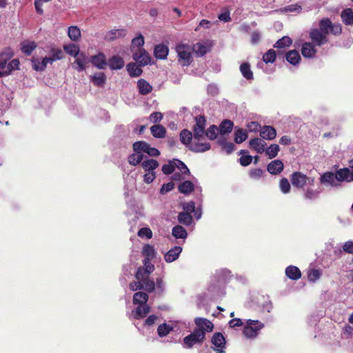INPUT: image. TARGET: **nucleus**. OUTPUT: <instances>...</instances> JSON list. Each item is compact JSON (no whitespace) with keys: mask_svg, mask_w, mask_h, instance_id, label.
<instances>
[{"mask_svg":"<svg viewBox=\"0 0 353 353\" xmlns=\"http://www.w3.org/2000/svg\"><path fill=\"white\" fill-rule=\"evenodd\" d=\"M194 323L196 328L183 339V345L186 348H191L196 344H202L206 332H212L214 328L213 323L205 318L196 317Z\"/></svg>","mask_w":353,"mask_h":353,"instance_id":"f257e3e1","label":"nucleus"},{"mask_svg":"<svg viewBox=\"0 0 353 353\" xmlns=\"http://www.w3.org/2000/svg\"><path fill=\"white\" fill-rule=\"evenodd\" d=\"M196 124L193 126L194 143L188 146L189 149L195 153H202L208 151L210 149V144L205 142L201 143L204 139L205 128L206 125V119L203 115L196 116L195 117Z\"/></svg>","mask_w":353,"mask_h":353,"instance_id":"f03ea898","label":"nucleus"},{"mask_svg":"<svg viewBox=\"0 0 353 353\" xmlns=\"http://www.w3.org/2000/svg\"><path fill=\"white\" fill-rule=\"evenodd\" d=\"M178 63L182 66H189L193 61L192 47L185 43H178L175 46Z\"/></svg>","mask_w":353,"mask_h":353,"instance_id":"7ed1b4c3","label":"nucleus"},{"mask_svg":"<svg viewBox=\"0 0 353 353\" xmlns=\"http://www.w3.org/2000/svg\"><path fill=\"white\" fill-rule=\"evenodd\" d=\"M263 327V324L258 320L249 319L243 330V334L248 338H253L257 336V332Z\"/></svg>","mask_w":353,"mask_h":353,"instance_id":"20e7f679","label":"nucleus"},{"mask_svg":"<svg viewBox=\"0 0 353 353\" xmlns=\"http://www.w3.org/2000/svg\"><path fill=\"white\" fill-rule=\"evenodd\" d=\"M133 59L140 66H145L150 63L151 57L145 49H137L132 54Z\"/></svg>","mask_w":353,"mask_h":353,"instance_id":"39448f33","label":"nucleus"},{"mask_svg":"<svg viewBox=\"0 0 353 353\" xmlns=\"http://www.w3.org/2000/svg\"><path fill=\"white\" fill-rule=\"evenodd\" d=\"M214 349L216 353H223V349L225 348L226 339L223 334L221 332H215L211 339Z\"/></svg>","mask_w":353,"mask_h":353,"instance_id":"423d86ee","label":"nucleus"},{"mask_svg":"<svg viewBox=\"0 0 353 353\" xmlns=\"http://www.w3.org/2000/svg\"><path fill=\"white\" fill-rule=\"evenodd\" d=\"M309 176L301 172H294L290 175V181L293 186L303 188L307 184Z\"/></svg>","mask_w":353,"mask_h":353,"instance_id":"0eeeda50","label":"nucleus"},{"mask_svg":"<svg viewBox=\"0 0 353 353\" xmlns=\"http://www.w3.org/2000/svg\"><path fill=\"white\" fill-rule=\"evenodd\" d=\"M310 38L315 46H321L327 43V37L318 28H313L310 32Z\"/></svg>","mask_w":353,"mask_h":353,"instance_id":"6e6552de","label":"nucleus"},{"mask_svg":"<svg viewBox=\"0 0 353 353\" xmlns=\"http://www.w3.org/2000/svg\"><path fill=\"white\" fill-rule=\"evenodd\" d=\"M336 180L338 181L352 182L353 181V170L349 168H342L336 171L335 174Z\"/></svg>","mask_w":353,"mask_h":353,"instance_id":"1a4fd4ad","label":"nucleus"},{"mask_svg":"<svg viewBox=\"0 0 353 353\" xmlns=\"http://www.w3.org/2000/svg\"><path fill=\"white\" fill-rule=\"evenodd\" d=\"M301 52L305 58H314L317 50L312 42H305L301 46Z\"/></svg>","mask_w":353,"mask_h":353,"instance_id":"9d476101","label":"nucleus"},{"mask_svg":"<svg viewBox=\"0 0 353 353\" xmlns=\"http://www.w3.org/2000/svg\"><path fill=\"white\" fill-rule=\"evenodd\" d=\"M284 170V163L281 160L275 159L270 162L267 167L268 172L273 175L280 174Z\"/></svg>","mask_w":353,"mask_h":353,"instance_id":"9b49d317","label":"nucleus"},{"mask_svg":"<svg viewBox=\"0 0 353 353\" xmlns=\"http://www.w3.org/2000/svg\"><path fill=\"white\" fill-rule=\"evenodd\" d=\"M249 145L256 153L262 154L265 151L267 143L263 139L254 138L250 141Z\"/></svg>","mask_w":353,"mask_h":353,"instance_id":"f8f14e48","label":"nucleus"},{"mask_svg":"<svg viewBox=\"0 0 353 353\" xmlns=\"http://www.w3.org/2000/svg\"><path fill=\"white\" fill-rule=\"evenodd\" d=\"M260 136L264 140H273L276 138V130L270 125H264L260 129Z\"/></svg>","mask_w":353,"mask_h":353,"instance_id":"ddd939ff","label":"nucleus"},{"mask_svg":"<svg viewBox=\"0 0 353 353\" xmlns=\"http://www.w3.org/2000/svg\"><path fill=\"white\" fill-rule=\"evenodd\" d=\"M150 311V307L147 304H142L137 306L134 310H132V315L135 319H141L147 316Z\"/></svg>","mask_w":353,"mask_h":353,"instance_id":"4468645a","label":"nucleus"},{"mask_svg":"<svg viewBox=\"0 0 353 353\" xmlns=\"http://www.w3.org/2000/svg\"><path fill=\"white\" fill-rule=\"evenodd\" d=\"M90 62L99 69H104L107 65L105 56L103 53H99L90 57Z\"/></svg>","mask_w":353,"mask_h":353,"instance_id":"2eb2a0df","label":"nucleus"},{"mask_svg":"<svg viewBox=\"0 0 353 353\" xmlns=\"http://www.w3.org/2000/svg\"><path fill=\"white\" fill-rule=\"evenodd\" d=\"M88 63V57L85 53H80L76 57V60H74V64H76L77 66L74 65V69L79 72L85 70Z\"/></svg>","mask_w":353,"mask_h":353,"instance_id":"dca6fc26","label":"nucleus"},{"mask_svg":"<svg viewBox=\"0 0 353 353\" xmlns=\"http://www.w3.org/2000/svg\"><path fill=\"white\" fill-rule=\"evenodd\" d=\"M181 246H174L173 248L168 250L164 256V259L166 262L171 263L178 259L180 253L182 251Z\"/></svg>","mask_w":353,"mask_h":353,"instance_id":"f3484780","label":"nucleus"},{"mask_svg":"<svg viewBox=\"0 0 353 353\" xmlns=\"http://www.w3.org/2000/svg\"><path fill=\"white\" fill-rule=\"evenodd\" d=\"M169 53V48L167 45L158 44L155 46L154 54L157 59H165Z\"/></svg>","mask_w":353,"mask_h":353,"instance_id":"a211bd4d","label":"nucleus"},{"mask_svg":"<svg viewBox=\"0 0 353 353\" xmlns=\"http://www.w3.org/2000/svg\"><path fill=\"white\" fill-rule=\"evenodd\" d=\"M32 63L34 70L42 72L46 68L48 63H50V60L48 57L43 58L41 61L38 58L33 57Z\"/></svg>","mask_w":353,"mask_h":353,"instance_id":"6ab92c4d","label":"nucleus"},{"mask_svg":"<svg viewBox=\"0 0 353 353\" xmlns=\"http://www.w3.org/2000/svg\"><path fill=\"white\" fill-rule=\"evenodd\" d=\"M108 65L112 70L121 69L124 66V61L121 57L115 55L109 59Z\"/></svg>","mask_w":353,"mask_h":353,"instance_id":"aec40b11","label":"nucleus"},{"mask_svg":"<svg viewBox=\"0 0 353 353\" xmlns=\"http://www.w3.org/2000/svg\"><path fill=\"white\" fill-rule=\"evenodd\" d=\"M341 19L342 22L346 26L353 25V10L351 8H345L341 12Z\"/></svg>","mask_w":353,"mask_h":353,"instance_id":"412c9836","label":"nucleus"},{"mask_svg":"<svg viewBox=\"0 0 353 353\" xmlns=\"http://www.w3.org/2000/svg\"><path fill=\"white\" fill-rule=\"evenodd\" d=\"M137 88L139 92L141 95H147L152 90V86L145 79H139L137 81Z\"/></svg>","mask_w":353,"mask_h":353,"instance_id":"4be33fe9","label":"nucleus"},{"mask_svg":"<svg viewBox=\"0 0 353 353\" xmlns=\"http://www.w3.org/2000/svg\"><path fill=\"white\" fill-rule=\"evenodd\" d=\"M154 265L152 263L141 266L140 268H138V270L135 274V278L139 279L143 278V276H149L150 273L154 272Z\"/></svg>","mask_w":353,"mask_h":353,"instance_id":"5701e85b","label":"nucleus"},{"mask_svg":"<svg viewBox=\"0 0 353 353\" xmlns=\"http://www.w3.org/2000/svg\"><path fill=\"white\" fill-rule=\"evenodd\" d=\"M285 275L290 279L298 280L301 276V273L297 266L289 265L285 268Z\"/></svg>","mask_w":353,"mask_h":353,"instance_id":"b1692460","label":"nucleus"},{"mask_svg":"<svg viewBox=\"0 0 353 353\" xmlns=\"http://www.w3.org/2000/svg\"><path fill=\"white\" fill-rule=\"evenodd\" d=\"M285 59L291 65H296L300 63L301 57L297 50H290L285 54Z\"/></svg>","mask_w":353,"mask_h":353,"instance_id":"393cba45","label":"nucleus"},{"mask_svg":"<svg viewBox=\"0 0 353 353\" xmlns=\"http://www.w3.org/2000/svg\"><path fill=\"white\" fill-rule=\"evenodd\" d=\"M150 131L154 138L162 139L166 134L165 128L160 124L152 125L150 128Z\"/></svg>","mask_w":353,"mask_h":353,"instance_id":"a878e982","label":"nucleus"},{"mask_svg":"<svg viewBox=\"0 0 353 353\" xmlns=\"http://www.w3.org/2000/svg\"><path fill=\"white\" fill-rule=\"evenodd\" d=\"M92 83L97 86H103L105 83L106 77L103 72H97L90 76Z\"/></svg>","mask_w":353,"mask_h":353,"instance_id":"bb28decb","label":"nucleus"},{"mask_svg":"<svg viewBox=\"0 0 353 353\" xmlns=\"http://www.w3.org/2000/svg\"><path fill=\"white\" fill-rule=\"evenodd\" d=\"M141 166L145 172H154V170L159 168V163L156 159H148L141 163Z\"/></svg>","mask_w":353,"mask_h":353,"instance_id":"cd10ccee","label":"nucleus"},{"mask_svg":"<svg viewBox=\"0 0 353 353\" xmlns=\"http://www.w3.org/2000/svg\"><path fill=\"white\" fill-rule=\"evenodd\" d=\"M180 141L184 145H189V146L191 144V141L192 139H194V133H192L190 130L188 129H184L181 131L180 134Z\"/></svg>","mask_w":353,"mask_h":353,"instance_id":"c85d7f7f","label":"nucleus"},{"mask_svg":"<svg viewBox=\"0 0 353 353\" xmlns=\"http://www.w3.org/2000/svg\"><path fill=\"white\" fill-rule=\"evenodd\" d=\"M148 300V295L144 292H137L133 294L132 303L133 304H147Z\"/></svg>","mask_w":353,"mask_h":353,"instance_id":"c756f323","label":"nucleus"},{"mask_svg":"<svg viewBox=\"0 0 353 353\" xmlns=\"http://www.w3.org/2000/svg\"><path fill=\"white\" fill-rule=\"evenodd\" d=\"M136 279L141 280L142 283L143 284V289H145L148 292H152L155 290V283L148 275L143 276V278Z\"/></svg>","mask_w":353,"mask_h":353,"instance_id":"7c9ffc66","label":"nucleus"},{"mask_svg":"<svg viewBox=\"0 0 353 353\" xmlns=\"http://www.w3.org/2000/svg\"><path fill=\"white\" fill-rule=\"evenodd\" d=\"M37 44L34 41H23L21 43V50L26 55H30L36 48Z\"/></svg>","mask_w":353,"mask_h":353,"instance_id":"2f4dec72","label":"nucleus"},{"mask_svg":"<svg viewBox=\"0 0 353 353\" xmlns=\"http://www.w3.org/2000/svg\"><path fill=\"white\" fill-rule=\"evenodd\" d=\"M240 70L244 79L250 81L254 79V74L250 69V65L248 62H244L240 66Z\"/></svg>","mask_w":353,"mask_h":353,"instance_id":"473e14b6","label":"nucleus"},{"mask_svg":"<svg viewBox=\"0 0 353 353\" xmlns=\"http://www.w3.org/2000/svg\"><path fill=\"white\" fill-rule=\"evenodd\" d=\"M142 66L137 65L134 62H130L126 68L131 77H139L143 73Z\"/></svg>","mask_w":353,"mask_h":353,"instance_id":"72a5a7b5","label":"nucleus"},{"mask_svg":"<svg viewBox=\"0 0 353 353\" xmlns=\"http://www.w3.org/2000/svg\"><path fill=\"white\" fill-rule=\"evenodd\" d=\"M63 49L67 54L71 56H74V57H76L77 55H79V54H80L79 47L76 43H72L65 44L63 46Z\"/></svg>","mask_w":353,"mask_h":353,"instance_id":"f704fd0d","label":"nucleus"},{"mask_svg":"<svg viewBox=\"0 0 353 353\" xmlns=\"http://www.w3.org/2000/svg\"><path fill=\"white\" fill-rule=\"evenodd\" d=\"M178 190L183 194H189L194 190V185L192 182L186 181L178 185Z\"/></svg>","mask_w":353,"mask_h":353,"instance_id":"c9c22d12","label":"nucleus"},{"mask_svg":"<svg viewBox=\"0 0 353 353\" xmlns=\"http://www.w3.org/2000/svg\"><path fill=\"white\" fill-rule=\"evenodd\" d=\"M248 139V133L243 128H237L234 132V142L236 143H242Z\"/></svg>","mask_w":353,"mask_h":353,"instance_id":"e433bc0d","label":"nucleus"},{"mask_svg":"<svg viewBox=\"0 0 353 353\" xmlns=\"http://www.w3.org/2000/svg\"><path fill=\"white\" fill-rule=\"evenodd\" d=\"M233 128V123L230 119H224L219 125V130L221 134L230 133Z\"/></svg>","mask_w":353,"mask_h":353,"instance_id":"4c0bfd02","label":"nucleus"},{"mask_svg":"<svg viewBox=\"0 0 353 353\" xmlns=\"http://www.w3.org/2000/svg\"><path fill=\"white\" fill-rule=\"evenodd\" d=\"M149 145V143L144 141H136L132 144V149L133 151L136 153H147V150Z\"/></svg>","mask_w":353,"mask_h":353,"instance_id":"58836bf2","label":"nucleus"},{"mask_svg":"<svg viewBox=\"0 0 353 353\" xmlns=\"http://www.w3.org/2000/svg\"><path fill=\"white\" fill-rule=\"evenodd\" d=\"M331 21L330 18H323L319 21V30L322 31L323 34L327 37L331 27Z\"/></svg>","mask_w":353,"mask_h":353,"instance_id":"ea45409f","label":"nucleus"},{"mask_svg":"<svg viewBox=\"0 0 353 353\" xmlns=\"http://www.w3.org/2000/svg\"><path fill=\"white\" fill-rule=\"evenodd\" d=\"M68 35L71 40L77 41L81 37V30L76 26H70L68 28Z\"/></svg>","mask_w":353,"mask_h":353,"instance_id":"a19ab883","label":"nucleus"},{"mask_svg":"<svg viewBox=\"0 0 353 353\" xmlns=\"http://www.w3.org/2000/svg\"><path fill=\"white\" fill-rule=\"evenodd\" d=\"M178 221L181 224H184L186 226H189L192 224V216L190 214L185 212H180L178 214Z\"/></svg>","mask_w":353,"mask_h":353,"instance_id":"79ce46f5","label":"nucleus"},{"mask_svg":"<svg viewBox=\"0 0 353 353\" xmlns=\"http://www.w3.org/2000/svg\"><path fill=\"white\" fill-rule=\"evenodd\" d=\"M335 179V174L333 172H327L321 176L320 182L321 184L332 185Z\"/></svg>","mask_w":353,"mask_h":353,"instance_id":"37998d69","label":"nucleus"},{"mask_svg":"<svg viewBox=\"0 0 353 353\" xmlns=\"http://www.w3.org/2000/svg\"><path fill=\"white\" fill-rule=\"evenodd\" d=\"M248 153V150H241L239 152V154H242V157L239 159V163L243 167L248 166L253 159L251 155L247 154Z\"/></svg>","mask_w":353,"mask_h":353,"instance_id":"c03bdc74","label":"nucleus"},{"mask_svg":"<svg viewBox=\"0 0 353 353\" xmlns=\"http://www.w3.org/2000/svg\"><path fill=\"white\" fill-rule=\"evenodd\" d=\"M219 132V128L215 125H212L205 131L204 136H206L210 140L214 141L216 140Z\"/></svg>","mask_w":353,"mask_h":353,"instance_id":"a18cd8bd","label":"nucleus"},{"mask_svg":"<svg viewBox=\"0 0 353 353\" xmlns=\"http://www.w3.org/2000/svg\"><path fill=\"white\" fill-rule=\"evenodd\" d=\"M172 234L175 238H181L182 239H185L187 235V230L181 225H176L172 228Z\"/></svg>","mask_w":353,"mask_h":353,"instance_id":"49530a36","label":"nucleus"},{"mask_svg":"<svg viewBox=\"0 0 353 353\" xmlns=\"http://www.w3.org/2000/svg\"><path fill=\"white\" fill-rule=\"evenodd\" d=\"M142 254L143 256L154 259L157 255V252L153 245L146 244L143 248Z\"/></svg>","mask_w":353,"mask_h":353,"instance_id":"de8ad7c7","label":"nucleus"},{"mask_svg":"<svg viewBox=\"0 0 353 353\" xmlns=\"http://www.w3.org/2000/svg\"><path fill=\"white\" fill-rule=\"evenodd\" d=\"M126 35V30L125 29H115L108 32V36L110 40H114L118 38L124 37Z\"/></svg>","mask_w":353,"mask_h":353,"instance_id":"09e8293b","label":"nucleus"},{"mask_svg":"<svg viewBox=\"0 0 353 353\" xmlns=\"http://www.w3.org/2000/svg\"><path fill=\"white\" fill-rule=\"evenodd\" d=\"M279 151V145L275 143L270 145L266 150L265 149V154L268 156L270 159H273L276 157Z\"/></svg>","mask_w":353,"mask_h":353,"instance_id":"8fccbe9b","label":"nucleus"},{"mask_svg":"<svg viewBox=\"0 0 353 353\" xmlns=\"http://www.w3.org/2000/svg\"><path fill=\"white\" fill-rule=\"evenodd\" d=\"M20 62L18 59H12L8 63L6 68L5 70L6 76L10 74L12 70L19 69Z\"/></svg>","mask_w":353,"mask_h":353,"instance_id":"3c124183","label":"nucleus"},{"mask_svg":"<svg viewBox=\"0 0 353 353\" xmlns=\"http://www.w3.org/2000/svg\"><path fill=\"white\" fill-rule=\"evenodd\" d=\"M218 143L221 146L223 151H226L227 154H231L235 149V145L232 143H228L225 139L218 140Z\"/></svg>","mask_w":353,"mask_h":353,"instance_id":"603ef678","label":"nucleus"},{"mask_svg":"<svg viewBox=\"0 0 353 353\" xmlns=\"http://www.w3.org/2000/svg\"><path fill=\"white\" fill-rule=\"evenodd\" d=\"M12 54L9 52H2L0 54V70L3 71L6 70L8 61L12 57Z\"/></svg>","mask_w":353,"mask_h":353,"instance_id":"864d4df0","label":"nucleus"},{"mask_svg":"<svg viewBox=\"0 0 353 353\" xmlns=\"http://www.w3.org/2000/svg\"><path fill=\"white\" fill-rule=\"evenodd\" d=\"M172 330H173V327H171V325H170L167 323H162V324L159 325L157 332H158V334L161 337H162V336H167Z\"/></svg>","mask_w":353,"mask_h":353,"instance_id":"5fc2aeb1","label":"nucleus"},{"mask_svg":"<svg viewBox=\"0 0 353 353\" xmlns=\"http://www.w3.org/2000/svg\"><path fill=\"white\" fill-rule=\"evenodd\" d=\"M132 46H131V50L133 52L135 51L134 50V47H137V49H144L143 45L145 43L144 37L142 34H139L138 37L133 39L132 41Z\"/></svg>","mask_w":353,"mask_h":353,"instance_id":"6e6d98bb","label":"nucleus"},{"mask_svg":"<svg viewBox=\"0 0 353 353\" xmlns=\"http://www.w3.org/2000/svg\"><path fill=\"white\" fill-rule=\"evenodd\" d=\"M174 169L177 168L183 174H189L190 171L185 163L179 159H174Z\"/></svg>","mask_w":353,"mask_h":353,"instance_id":"4d7b16f0","label":"nucleus"},{"mask_svg":"<svg viewBox=\"0 0 353 353\" xmlns=\"http://www.w3.org/2000/svg\"><path fill=\"white\" fill-rule=\"evenodd\" d=\"M292 43V40L288 37H283V38L279 39L275 44L274 45V47L279 48L281 49V48H285L287 46H290Z\"/></svg>","mask_w":353,"mask_h":353,"instance_id":"13d9d810","label":"nucleus"},{"mask_svg":"<svg viewBox=\"0 0 353 353\" xmlns=\"http://www.w3.org/2000/svg\"><path fill=\"white\" fill-rule=\"evenodd\" d=\"M143 159V155L139 153H134L128 157V162L133 166L140 163Z\"/></svg>","mask_w":353,"mask_h":353,"instance_id":"bf43d9fd","label":"nucleus"},{"mask_svg":"<svg viewBox=\"0 0 353 353\" xmlns=\"http://www.w3.org/2000/svg\"><path fill=\"white\" fill-rule=\"evenodd\" d=\"M161 170L167 175L172 174L174 171V159L170 160L167 164H163Z\"/></svg>","mask_w":353,"mask_h":353,"instance_id":"052dcab7","label":"nucleus"},{"mask_svg":"<svg viewBox=\"0 0 353 353\" xmlns=\"http://www.w3.org/2000/svg\"><path fill=\"white\" fill-rule=\"evenodd\" d=\"M51 53L52 56L48 57L50 63H52L56 60H60L63 57V51L61 49H52Z\"/></svg>","mask_w":353,"mask_h":353,"instance_id":"680f3d73","label":"nucleus"},{"mask_svg":"<svg viewBox=\"0 0 353 353\" xmlns=\"http://www.w3.org/2000/svg\"><path fill=\"white\" fill-rule=\"evenodd\" d=\"M319 194V190L307 188L304 193V198L307 200L315 199L318 198Z\"/></svg>","mask_w":353,"mask_h":353,"instance_id":"e2e57ef3","label":"nucleus"},{"mask_svg":"<svg viewBox=\"0 0 353 353\" xmlns=\"http://www.w3.org/2000/svg\"><path fill=\"white\" fill-rule=\"evenodd\" d=\"M279 187L284 194L290 192L291 189L290 184L286 177H283L282 179L280 180Z\"/></svg>","mask_w":353,"mask_h":353,"instance_id":"0e129e2a","label":"nucleus"},{"mask_svg":"<svg viewBox=\"0 0 353 353\" xmlns=\"http://www.w3.org/2000/svg\"><path fill=\"white\" fill-rule=\"evenodd\" d=\"M276 59V52L274 50H270L263 56V60L265 63H274Z\"/></svg>","mask_w":353,"mask_h":353,"instance_id":"69168bd1","label":"nucleus"},{"mask_svg":"<svg viewBox=\"0 0 353 353\" xmlns=\"http://www.w3.org/2000/svg\"><path fill=\"white\" fill-rule=\"evenodd\" d=\"M140 237H146L148 239H150L152 237V232L149 228H142L137 233Z\"/></svg>","mask_w":353,"mask_h":353,"instance_id":"338daca9","label":"nucleus"},{"mask_svg":"<svg viewBox=\"0 0 353 353\" xmlns=\"http://www.w3.org/2000/svg\"><path fill=\"white\" fill-rule=\"evenodd\" d=\"M321 272L319 270H311L308 273V279L311 281L314 282L318 280L321 276Z\"/></svg>","mask_w":353,"mask_h":353,"instance_id":"774afa93","label":"nucleus"}]
</instances>
